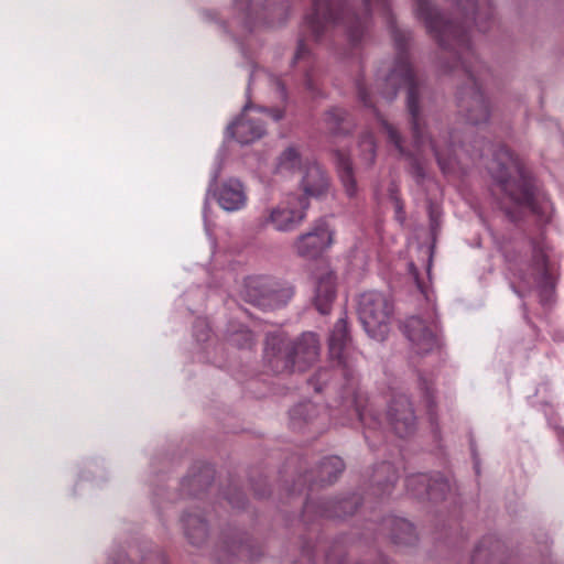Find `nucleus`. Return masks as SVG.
Returning <instances> with one entry per match:
<instances>
[{
	"instance_id": "f257e3e1",
	"label": "nucleus",
	"mask_w": 564,
	"mask_h": 564,
	"mask_svg": "<svg viewBox=\"0 0 564 564\" xmlns=\"http://www.w3.org/2000/svg\"><path fill=\"white\" fill-rule=\"evenodd\" d=\"M489 171L517 206L543 214L545 219L549 218L552 209L550 202L544 199V195L535 193L532 181L520 160L508 149L501 148L497 152Z\"/></svg>"
},
{
	"instance_id": "f03ea898",
	"label": "nucleus",
	"mask_w": 564,
	"mask_h": 564,
	"mask_svg": "<svg viewBox=\"0 0 564 564\" xmlns=\"http://www.w3.org/2000/svg\"><path fill=\"white\" fill-rule=\"evenodd\" d=\"M224 156L223 150L216 156L215 167L210 173V183L204 203L203 218L207 235L212 232V225L208 219L209 196H212L226 213H237L245 209L249 200L247 186L240 178L231 176L217 183V178L221 172Z\"/></svg>"
},
{
	"instance_id": "7ed1b4c3",
	"label": "nucleus",
	"mask_w": 564,
	"mask_h": 564,
	"mask_svg": "<svg viewBox=\"0 0 564 564\" xmlns=\"http://www.w3.org/2000/svg\"><path fill=\"white\" fill-rule=\"evenodd\" d=\"M393 305L389 296L377 291L365 292L358 302V314L366 333L375 340H383L389 330Z\"/></svg>"
},
{
	"instance_id": "20e7f679",
	"label": "nucleus",
	"mask_w": 564,
	"mask_h": 564,
	"mask_svg": "<svg viewBox=\"0 0 564 564\" xmlns=\"http://www.w3.org/2000/svg\"><path fill=\"white\" fill-rule=\"evenodd\" d=\"M308 198L289 194L280 203L267 208L258 219L260 228L271 227L279 232L295 230L306 218Z\"/></svg>"
},
{
	"instance_id": "39448f33",
	"label": "nucleus",
	"mask_w": 564,
	"mask_h": 564,
	"mask_svg": "<svg viewBox=\"0 0 564 564\" xmlns=\"http://www.w3.org/2000/svg\"><path fill=\"white\" fill-rule=\"evenodd\" d=\"M283 117V111L275 109L269 111L267 108L245 105L241 115L227 127V135L235 138L241 144L252 143L265 132L264 118L278 121Z\"/></svg>"
},
{
	"instance_id": "423d86ee",
	"label": "nucleus",
	"mask_w": 564,
	"mask_h": 564,
	"mask_svg": "<svg viewBox=\"0 0 564 564\" xmlns=\"http://www.w3.org/2000/svg\"><path fill=\"white\" fill-rule=\"evenodd\" d=\"M333 242L334 229L325 219H321L294 240L293 249L300 257L314 259L329 249Z\"/></svg>"
},
{
	"instance_id": "0eeeda50",
	"label": "nucleus",
	"mask_w": 564,
	"mask_h": 564,
	"mask_svg": "<svg viewBox=\"0 0 564 564\" xmlns=\"http://www.w3.org/2000/svg\"><path fill=\"white\" fill-rule=\"evenodd\" d=\"M403 332L417 355L427 354L438 347L437 325L434 321L410 317L404 323Z\"/></svg>"
},
{
	"instance_id": "6e6552de",
	"label": "nucleus",
	"mask_w": 564,
	"mask_h": 564,
	"mask_svg": "<svg viewBox=\"0 0 564 564\" xmlns=\"http://www.w3.org/2000/svg\"><path fill=\"white\" fill-rule=\"evenodd\" d=\"M242 294L246 301L263 308H274L282 304V294L276 283L267 276L247 278Z\"/></svg>"
},
{
	"instance_id": "1a4fd4ad",
	"label": "nucleus",
	"mask_w": 564,
	"mask_h": 564,
	"mask_svg": "<svg viewBox=\"0 0 564 564\" xmlns=\"http://www.w3.org/2000/svg\"><path fill=\"white\" fill-rule=\"evenodd\" d=\"M388 416L394 432L401 437L414 430L415 417L406 397L400 395L392 401L389 405Z\"/></svg>"
},
{
	"instance_id": "9d476101",
	"label": "nucleus",
	"mask_w": 564,
	"mask_h": 564,
	"mask_svg": "<svg viewBox=\"0 0 564 564\" xmlns=\"http://www.w3.org/2000/svg\"><path fill=\"white\" fill-rule=\"evenodd\" d=\"M301 186L304 197H319L328 191V178L324 171L315 162L305 161Z\"/></svg>"
},
{
	"instance_id": "9b49d317",
	"label": "nucleus",
	"mask_w": 564,
	"mask_h": 564,
	"mask_svg": "<svg viewBox=\"0 0 564 564\" xmlns=\"http://www.w3.org/2000/svg\"><path fill=\"white\" fill-rule=\"evenodd\" d=\"M335 276L332 271L325 270L316 278L314 303L322 314H327L335 299Z\"/></svg>"
},
{
	"instance_id": "f8f14e48",
	"label": "nucleus",
	"mask_w": 564,
	"mask_h": 564,
	"mask_svg": "<svg viewBox=\"0 0 564 564\" xmlns=\"http://www.w3.org/2000/svg\"><path fill=\"white\" fill-rule=\"evenodd\" d=\"M398 77H400V84L408 87V107H409V110L414 120L413 121V132H414L415 143L417 144V147H421L423 144V139L420 134V128H419V123L416 121V116H417L416 94H415L412 69L408 66H403L400 75L397 73V70H393L392 74L390 75L389 80L395 82Z\"/></svg>"
},
{
	"instance_id": "ddd939ff",
	"label": "nucleus",
	"mask_w": 564,
	"mask_h": 564,
	"mask_svg": "<svg viewBox=\"0 0 564 564\" xmlns=\"http://www.w3.org/2000/svg\"><path fill=\"white\" fill-rule=\"evenodd\" d=\"M408 488L413 491L414 495H422L425 492L431 499H440L446 489L448 484L443 478H436L431 480L426 475H415L406 480Z\"/></svg>"
},
{
	"instance_id": "4468645a",
	"label": "nucleus",
	"mask_w": 564,
	"mask_h": 564,
	"mask_svg": "<svg viewBox=\"0 0 564 564\" xmlns=\"http://www.w3.org/2000/svg\"><path fill=\"white\" fill-rule=\"evenodd\" d=\"M319 345L315 334L306 333L294 346V365L303 370L318 357Z\"/></svg>"
},
{
	"instance_id": "2eb2a0df",
	"label": "nucleus",
	"mask_w": 564,
	"mask_h": 564,
	"mask_svg": "<svg viewBox=\"0 0 564 564\" xmlns=\"http://www.w3.org/2000/svg\"><path fill=\"white\" fill-rule=\"evenodd\" d=\"M304 165L305 162L300 151L295 147H289L278 158L276 172L283 175H290L297 170H302Z\"/></svg>"
},
{
	"instance_id": "dca6fc26",
	"label": "nucleus",
	"mask_w": 564,
	"mask_h": 564,
	"mask_svg": "<svg viewBox=\"0 0 564 564\" xmlns=\"http://www.w3.org/2000/svg\"><path fill=\"white\" fill-rule=\"evenodd\" d=\"M347 324L344 319H338L329 336V352L333 358L341 361L347 343Z\"/></svg>"
},
{
	"instance_id": "f3484780",
	"label": "nucleus",
	"mask_w": 564,
	"mask_h": 564,
	"mask_svg": "<svg viewBox=\"0 0 564 564\" xmlns=\"http://www.w3.org/2000/svg\"><path fill=\"white\" fill-rule=\"evenodd\" d=\"M314 12L306 18L307 25L316 34L319 33L321 25L333 20L330 11V0H313Z\"/></svg>"
},
{
	"instance_id": "a211bd4d",
	"label": "nucleus",
	"mask_w": 564,
	"mask_h": 564,
	"mask_svg": "<svg viewBox=\"0 0 564 564\" xmlns=\"http://www.w3.org/2000/svg\"><path fill=\"white\" fill-rule=\"evenodd\" d=\"M337 169L347 195L354 196L357 192V185L354 178L351 163L349 159L339 156L337 162Z\"/></svg>"
},
{
	"instance_id": "6ab92c4d",
	"label": "nucleus",
	"mask_w": 564,
	"mask_h": 564,
	"mask_svg": "<svg viewBox=\"0 0 564 564\" xmlns=\"http://www.w3.org/2000/svg\"><path fill=\"white\" fill-rule=\"evenodd\" d=\"M183 521L186 534L192 543L195 544L205 539L207 534V525L199 517L191 516L185 518Z\"/></svg>"
},
{
	"instance_id": "aec40b11",
	"label": "nucleus",
	"mask_w": 564,
	"mask_h": 564,
	"mask_svg": "<svg viewBox=\"0 0 564 564\" xmlns=\"http://www.w3.org/2000/svg\"><path fill=\"white\" fill-rule=\"evenodd\" d=\"M417 14L425 21L426 28L431 32H437V28L443 23L441 17L426 0H417Z\"/></svg>"
},
{
	"instance_id": "412c9836",
	"label": "nucleus",
	"mask_w": 564,
	"mask_h": 564,
	"mask_svg": "<svg viewBox=\"0 0 564 564\" xmlns=\"http://www.w3.org/2000/svg\"><path fill=\"white\" fill-rule=\"evenodd\" d=\"M358 147H359L360 155H361L365 164L366 165L372 164V162L375 161V155H376V143H375L373 137L370 133L364 135L362 139L360 140Z\"/></svg>"
},
{
	"instance_id": "4be33fe9",
	"label": "nucleus",
	"mask_w": 564,
	"mask_h": 564,
	"mask_svg": "<svg viewBox=\"0 0 564 564\" xmlns=\"http://www.w3.org/2000/svg\"><path fill=\"white\" fill-rule=\"evenodd\" d=\"M488 106L485 101H478L475 106V108L470 111L468 116V120L474 123L478 124L480 122H484L488 118Z\"/></svg>"
},
{
	"instance_id": "5701e85b",
	"label": "nucleus",
	"mask_w": 564,
	"mask_h": 564,
	"mask_svg": "<svg viewBox=\"0 0 564 564\" xmlns=\"http://www.w3.org/2000/svg\"><path fill=\"white\" fill-rule=\"evenodd\" d=\"M383 128H384L390 141L393 142L394 145L402 152L403 149L401 145L400 137H399L398 132L395 131V129L393 127H391L390 124H388L387 122L383 123Z\"/></svg>"
},
{
	"instance_id": "b1692460",
	"label": "nucleus",
	"mask_w": 564,
	"mask_h": 564,
	"mask_svg": "<svg viewBox=\"0 0 564 564\" xmlns=\"http://www.w3.org/2000/svg\"><path fill=\"white\" fill-rule=\"evenodd\" d=\"M412 173L417 178V181L423 178L425 175L424 167L421 166L420 164H414L412 166Z\"/></svg>"
},
{
	"instance_id": "393cba45",
	"label": "nucleus",
	"mask_w": 564,
	"mask_h": 564,
	"mask_svg": "<svg viewBox=\"0 0 564 564\" xmlns=\"http://www.w3.org/2000/svg\"><path fill=\"white\" fill-rule=\"evenodd\" d=\"M329 464H332L337 471H341L344 468L343 462L338 457H332L328 459Z\"/></svg>"
},
{
	"instance_id": "a878e982",
	"label": "nucleus",
	"mask_w": 564,
	"mask_h": 564,
	"mask_svg": "<svg viewBox=\"0 0 564 564\" xmlns=\"http://www.w3.org/2000/svg\"><path fill=\"white\" fill-rule=\"evenodd\" d=\"M536 264L540 267V268H544L545 265V260H546V256L545 253L542 251V250H539V252L536 253Z\"/></svg>"
},
{
	"instance_id": "bb28decb",
	"label": "nucleus",
	"mask_w": 564,
	"mask_h": 564,
	"mask_svg": "<svg viewBox=\"0 0 564 564\" xmlns=\"http://www.w3.org/2000/svg\"><path fill=\"white\" fill-rule=\"evenodd\" d=\"M395 213H397L398 220L400 223H403L404 217H403L402 206L400 205L399 202H395Z\"/></svg>"
},
{
	"instance_id": "cd10ccee",
	"label": "nucleus",
	"mask_w": 564,
	"mask_h": 564,
	"mask_svg": "<svg viewBox=\"0 0 564 564\" xmlns=\"http://www.w3.org/2000/svg\"><path fill=\"white\" fill-rule=\"evenodd\" d=\"M431 147H432V150L434 151V154L436 155L440 164H442L441 156H440L437 149L433 144H431Z\"/></svg>"
},
{
	"instance_id": "c85d7f7f",
	"label": "nucleus",
	"mask_w": 564,
	"mask_h": 564,
	"mask_svg": "<svg viewBox=\"0 0 564 564\" xmlns=\"http://www.w3.org/2000/svg\"><path fill=\"white\" fill-rule=\"evenodd\" d=\"M443 28H444V32L452 30V25H448V24L443 25Z\"/></svg>"
},
{
	"instance_id": "c756f323",
	"label": "nucleus",
	"mask_w": 564,
	"mask_h": 564,
	"mask_svg": "<svg viewBox=\"0 0 564 564\" xmlns=\"http://www.w3.org/2000/svg\"><path fill=\"white\" fill-rule=\"evenodd\" d=\"M358 416L360 421H364V414L361 412H358Z\"/></svg>"
},
{
	"instance_id": "7c9ffc66",
	"label": "nucleus",
	"mask_w": 564,
	"mask_h": 564,
	"mask_svg": "<svg viewBox=\"0 0 564 564\" xmlns=\"http://www.w3.org/2000/svg\"><path fill=\"white\" fill-rule=\"evenodd\" d=\"M370 1H371V0H366V2H368V3H369Z\"/></svg>"
}]
</instances>
